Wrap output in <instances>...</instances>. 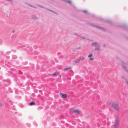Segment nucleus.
<instances>
[{
    "instance_id": "7",
    "label": "nucleus",
    "mask_w": 128,
    "mask_h": 128,
    "mask_svg": "<svg viewBox=\"0 0 128 128\" xmlns=\"http://www.w3.org/2000/svg\"><path fill=\"white\" fill-rule=\"evenodd\" d=\"M71 67H68L66 68H64V69L63 70L64 71H65L68 70V69H71Z\"/></svg>"
},
{
    "instance_id": "10",
    "label": "nucleus",
    "mask_w": 128,
    "mask_h": 128,
    "mask_svg": "<svg viewBox=\"0 0 128 128\" xmlns=\"http://www.w3.org/2000/svg\"><path fill=\"white\" fill-rule=\"evenodd\" d=\"M79 58L80 59V60H84V57H80Z\"/></svg>"
},
{
    "instance_id": "6",
    "label": "nucleus",
    "mask_w": 128,
    "mask_h": 128,
    "mask_svg": "<svg viewBox=\"0 0 128 128\" xmlns=\"http://www.w3.org/2000/svg\"><path fill=\"white\" fill-rule=\"evenodd\" d=\"M59 73V72H56L52 74V76H56Z\"/></svg>"
},
{
    "instance_id": "9",
    "label": "nucleus",
    "mask_w": 128,
    "mask_h": 128,
    "mask_svg": "<svg viewBox=\"0 0 128 128\" xmlns=\"http://www.w3.org/2000/svg\"><path fill=\"white\" fill-rule=\"evenodd\" d=\"M80 59L79 58H78L75 61V62L76 63H78L80 61Z\"/></svg>"
},
{
    "instance_id": "8",
    "label": "nucleus",
    "mask_w": 128,
    "mask_h": 128,
    "mask_svg": "<svg viewBox=\"0 0 128 128\" xmlns=\"http://www.w3.org/2000/svg\"><path fill=\"white\" fill-rule=\"evenodd\" d=\"M29 104L30 106L35 105V103L34 102H32L30 103Z\"/></svg>"
},
{
    "instance_id": "1",
    "label": "nucleus",
    "mask_w": 128,
    "mask_h": 128,
    "mask_svg": "<svg viewBox=\"0 0 128 128\" xmlns=\"http://www.w3.org/2000/svg\"><path fill=\"white\" fill-rule=\"evenodd\" d=\"M109 104L114 109L117 111L119 110V106L117 104L111 102L109 103Z\"/></svg>"
},
{
    "instance_id": "4",
    "label": "nucleus",
    "mask_w": 128,
    "mask_h": 128,
    "mask_svg": "<svg viewBox=\"0 0 128 128\" xmlns=\"http://www.w3.org/2000/svg\"><path fill=\"white\" fill-rule=\"evenodd\" d=\"M72 112L74 113H76L78 114H79L80 112V110L78 109L74 110L72 111Z\"/></svg>"
},
{
    "instance_id": "14",
    "label": "nucleus",
    "mask_w": 128,
    "mask_h": 128,
    "mask_svg": "<svg viewBox=\"0 0 128 128\" xmlns=\"http://www.w3.org/2000/svg\"><path fill=\"white\" fill-rule=\"evenodd\" d=\"M59 77H60V78H61V76H59Z\"/></svg>"
},
{
    "instance_id": "12",
    "label": "nucleus",
    "mask_w": 128,
    "mask_h": 128,
    "mask_svg": "<svg viewBox=\"0 0 128 128\" xmlns=\"http://www.w3.org/2000/svg\"><path fill=\"white\" fill-rule=\"evenodd\" d=\"M81 48V47H79L78 48H77V49H79Z\"/></svg>"
},
{
    "instance_id": "5",
    "label": "nucleus",
    "mask_w": 128,
    "mask_h": 128,
    "mask_svg": "<svg viewBox=\"0 0 128 128\" xmlns=\"http://www.w3.org/2000/svg\"><path fill=\"white\" fill-rule=\"evenodd\" d=\"M93 56V55L92 54H91L88 55V58H90V60H94V58H92Z\"/></svg>"
},
{
    "instance_id": "3",
    "label": "nucleus",
    "mask_w": 128,
    "mask_h": 128,
    "mask_svg": "<svg viewBox=\"0 0 128 128\" xmlns=\"http://www.w3.org/2000/svg\"><path fill=\"white\" fill-rule=\"evenodd\" d=\"M60 97L63 98H65L67 97V95L66 94H63V93H60Z\"/></svg>"
},
{
    "instance_id": "13",
    "label": "nucleus",
    "mask_w": 128,
    "mask_h": 128,
    "mask_svg": "<svg viewBox=\"0 0 128 128\" xmlns=\"http://www.w3.org/2000/svg\"><path fill=\"white\" fill-rule=\"evenodd\" d=\"M96 44V43H94L92 44V45H95Z\"/></svg>"
},
{
    "instance_id": "11",
    "label": "nucleus",
    "mask_w": 128,
    "mask_h": 128,
    "mask_svg": "<svg viewBox=\"0 0 128 128\" xmlns=\"http://www.w3.org/2000/svg\"><path fill=\"white\" fill-rule=\"evenodd\" d=\"M69 3H70L71 2V1L70 0H68L67 1Z\"/></svg>"
},
{
    "instance_id": "2",
    "label": "nucleus",
    "mask_w": 128,
    "mask_h": 128,
    "mask_svg": "<svg viewBox=\"0 0 128 128\" xmlns=\"http://www.w3.org/2000/svg\"><path fill=\"white\" fill-rule=\"evenodd\" d=\"M114 124V128H116L118 124V118L115 119L113 122Z\"/></svg>"
},
{
    "instance_id": "15",
    "label": "nucleus",
    "mask_w": 128,
    "mask_h": 128,
    "mask_svg": "<svg viewBox=\"0 0 128 128\" xmlns=\"http://www.w3.org/2000/svg\"><path fill=\"white\" fill-rule=\"evenodd\" d=\"M12 32H14V30L12 31Z\"/></svg>"
}]
</instances>
